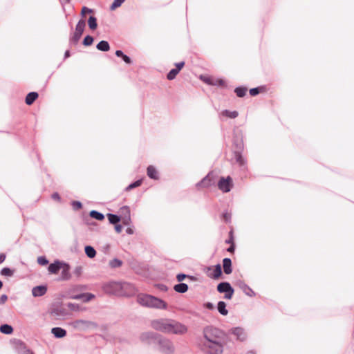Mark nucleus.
Listing matches in <instances>:
<instances>
[{"label":"nucleus","instance_id":"1","mask_svg":"<svg viewBox=\"0 0 354 354\" xmlns=\"http://www.w3.org/2000/svg\"><path fill=\"white\" fill-rule=\"evenodd\" d=\"M225 345V333L218 328L207 327L203 330L201 350L206 354H222Z\"/></svg>","mask_w":354,"mask_h":354},{"label":"nucleus","instance_id":"2","mask_svg":"<svg viewBox=\"0 0 354 354\" xmlns=\"http://www.w3.org/2000/svg\"><path fill=\"white\" fill-rule=\"evenodd\" d=\"M137 301L141 306L151 308L166 310L168 306L162 299L147 294H139Z\"/></svg>","mask_w":354,"mask_h":354},{"label":"nucleus","instance_id":"3","mask_svg":"<svg viewBox=\"0 0 354 354\" xmlns=\"http://www.w3.org/2000/svg\"><path fill=\"white\" fill-rule=\"evenodd\" d=\"M187 332V327L180 322L170 319L167 333L174 335H184Z\"/></svg>","mask_w":354,"mask_h":354},{"label":"nucleus","instance_id":"4","mask_svg":"<svg viewBox=\"0 0 354 354\" xmlns=\"http://www.w3.org/2000/svg\"><path fill=\"white\" fill-rule=\"evenodd\" d=\"M158 345V350L162 354H172L175 351V347L173 342L167 339L160 336L157 342Z\"/></svg>","mask_w":354,"mask_h":354},{"label":"nucleus","instance_id":"5","mask_svg":"<svg viewBox=\"0 0 354 354\" xmlns=\"http://www.w3.org/2000/svg\"><path fill=\"white\" fill-rule=\"evenodd\" d=\"M121 283L116 281L109 282L104 286V290L109 294L121 296V293H123L121 292Z\"/></svg>","mask_w":354,"mask_h":354},{"label":"nucleus","instance_id":"6","mask_svg":"<svg viewBox=\"0 0 354 354\" xmlns=\"http://www.w3.org/2000/svg\"><path fill=\"white\" fill-rule=\"evenodd\" d=\"M170 319H158L151 322V327L160 332L167 333Z\"/></svg>","mask_w":354,"mask_h":354},{"label":"nucleus","instance_id":"7","mask_svg":"<svg viewBox=\"0 0 354 354\" xmlns=\"http://www.w3.org/2000/svg\"><path fill=\"white\" fill-rule=\"evenodd\" d=\"M86 26V22L84 19H80L76 25L75 32L71 38V41L76 44L78 42L82 37V35L84 30Z\"/></svg>","mask_w":354,"mask_h":354},{"label":"nucleus","instance_id":"8","mask_svg":"<svg viewBox=\"0 0 354 354\" xmlns=\"http://www.w3.org/2000/svg\"><path fill=\"white\" fill-rule=\"evenodd\" d=\"M233 186L232 179L231 177H222L218 182V187L223 192H229Z\"/></svg>","mask_w":354,"mask_h":354},{"label":"nucleus","instance_id":"9","mask_svg":"<svg viewBox=\"0 0 354 354\" xmlns=\"http://www.w3.org/2000/svg\"><path fill=\"white\" fill-rule=\"evenodd\" d=\"M217 290L221 293L225 292V298L227 299H230L234 293V289L227 282L220 283L217 286Z\"/></svg>","mask_w":354,"mask_h":354},{"label":"nucleus","instance_id":"10","mask_svg":"<svg viewBox=\"0 0 354 354\" xmlns=\"http://www.w3.org/2000/svg\"><path fill=\"white\" fill-rule=\"evenodd\" d=\"M159 337V335L153 332H145L140 335L141 341L149 344L157 343Z\"/></svg>","mask_w":354,"mask_h":354},{"label":"nucleus","instance_id":"11","mask_svg":"<svg viewBox=\"0 0 354 354\" xmlns=\"http://www.w3.org/2000/svg\"><path fill=\"white\" fill-rule=\"evenodd\" d=\"M215 183L214 172H209L202 180L198 183L196 186L198 188L208 187Z\"/></svg>","mask_w":354,"mask_h":354},{"label":"nucleus","instance_id":"12","mask_svg":"<svg viewBox=\"0 0 354 354\" xmlns=\"http://www.w3.org/2000/svg\"><path fill=\"white\" fill-rule=\"evenodd\" d=\"M121 292L124 293H121V296H131L136 292V289L134 286L127 282H122L121 283Z\"/></svg>","mask_w":354,"mask_h":354},{"label":"nucleus","instance_id":"13","mask_svg":"<svg viewBox=\"0 0 354 354\" xmlns=\"http://www.w3.org/2000/svg\"><path fill=\"white\" fill-rule=\"evenodd\" d=\"M91 324V322L86 320L83 319H77L74 322H73L71 325L75 329L77 330H85L86 328H88L90 325Z\"/></svg>","mask_w":354,"mask_h":354},{"label":"nucleus","instance_id":"14","mask_svg":"<svg viewBox=\"0 0 354 354\" xmlns=\"http://www.w3.org/2000/svg\"><path fill=\"white\" fill-rule=\"evenodd\" d=\"M230 333L234 335L236 338L240 341H243L246 338V333L244 329L241 327L232 328L230 330Z\"/></svg>","mask_w":354,"mask_h":354},{"label":"nucleus","instance_id":"15","mask_svg":"<svg viewBox=\"0 0 354 354\" xmlns=\"http://www.w3.org/2000/svg\"><path fill=\"white\" fill-rule=\"evenodd\" d=\"M73 299L82 300L84 302H88L95 298V295L92 293L79 294L71 297Z\"/></svg>","mask_w":354,"mask_h":354},{"label":"nucleus","instance_id":"16","mask_svg":"<svg viewBox=\"0 0 354 354\" xmlns=\"http://www.w3.org/2000/svg\"><path fill=\"white\" fill-rule=\"evenodd\" d=\"M237 284L243 292L248 296L254 297L255 295L254 291L243 281H239L237 282Z\"/></svg>","mask_w":354,"mask_h":354},{"label":"nucleus","instance_id":"17","mask_svg":"<svg viewBox=\"0 0 354 354\" xmlns=\"http://www.w3.org/2000/svg\"><path fill=\"white\" fill-rule=\"evenodd\" d=\"M47 288L45 286H35L32 290V294L34 297H41L46 294Z\"/></svg>","mask_w":354,"mask_h":354},{"label":"nucleus","instance_id":"18","mask_svg":"<svg viewBox=\"0 0 354 354\" xmlns=\"http://www.w3.org/2000/svg\"><path fill=\"white\" fill-rule=\"evenodd\" d=\"M63 265H64V263L59 261H55L54 263L49 265L48 268V272L52 274H57Z\"/></svg>","mask_w":354,"mask_h":354},{"label":"nucleus","instance_id":"19","mask_svg":"<svg viewBox=\"0 0 354 354\" xmlns=\"http://www.w3.org/2000/svg\"><path fill=\"white\" fill-rule=\"evenodd\" d=\"M51 333L56 338H63L66 335V330L60 327H55L51 329Z\"/></svg>","mask_w":354,"mask_h":354},{"label":"nucleus","instance_id":"20","mask_svg":"<svg viewBox=\"0 0 354 354\" xmlns=\"http://www.w3.org/2000/svg\"><path fill=\"white\" fill-rule=\"evenodd\" d=\"M147 176L151 178V179H153V180H158L159 178V175H158V171L156 170V169L152 166V165H150L147 167Z\"/></svg>","mask_w":354,"mask_h":354},{"label":"nucleus","instance_id":"21","mask_svg":"<svg viewBox=\"0 0 354 354\" xmlns=\"http://www.w3.org/2000/svg\"><path fill=\"white\" fill-rule=\"evenodd\" d=\"M239 115V113L236 111H228L223 110L220 113L221 118L225 117L231 119L236 118Z\"/></svg>","mask_w":354,"mask_h":354},{"label":"nucleus","instance_id":"22","mask_svg":"<svg viewBox=\"0 0 354 354\" xmlns=\"http://www.w3.org/2000/svg\"><path fill=\"white\" fill-rule=\"evenodd\" d=\"M224 272L227 274L232 273V261L229 258H225L223 261Z\"/></svg>","mask_w":354,"mask_h":354},{"label":"nucleus","instance_id":"23","mask_svg":"<svg viewBox=\"0 0 354 354\" xmlns=\"http://www.w3.org/2000/svg\"><path fill=\"white\" fill-rule=\"evenodd\" d=\"M38 97V94L36 92L29 93L26 97V103L28 105L32 104L34 101Z\"/></svg>","mask_w":354,"mask_h":354},{"label":"nucleus","instance_id":"24","mask_svg":"<svg viewBox=\"0 0 354 354\" xmlns=\"http://www.w3.org/2000/svg\"><path fill=\"white\" fill-rule=\"evenodd\" d=\"M96 48L99 50L106 52V51L109 50L110 46H109L108 41L103 40V41H100L97 44Z\"/></svg>","mask_w":354,"mask_h":354},{"label":"nucleus","instance_id":"25","mask_svg":"<svg viewBox=\"0 0 354 354\" xmlns=\"http://www.w3.org/2000/svg\"><path fill=\"white\" fill-rule=\"evenodd\" d=\"M174 289L177 292L184 293L187 291L188 286L186 283H181L175 285Z\"/></svg>","mask_w":354,"mask_h":354},{"label":"nucleus","instance_id":"26","mask_svg":"<svg viewBox=\"0 0 354 354\" xmlns=\"http://www.w3.org/2000/svg\"><path fill=\"white\" fill-rule=\"evenodd\" d=\"M217 309L222 315H227L228 310L226 309V304L224 301H219L218 303Z\"/></svg>","mask_w":354,"mask_h":354},{"label":"nucleus","instance_id":"27","mask_svg":"<svg viewBox=\"0 0 354 354\" xmlns=\"http://www.w3.org/2000/svg\"><path fill=\"white\" fill-rule=\"evenodd\" d=\"M0 331L6 335H10L12 333L13 328L8 324H3L0 326Z\"/></svg>","mask_w":354,"mask_h":354},{"label":"nucleus","instance_id":"28","mask_svg":"<svg viewBox=\"0 0 354 354\" xmlns=\"http://www.w3.org/2000/svg\"><path fill=\"white\" fill-rule=\"evenodd\" d=\"M84 250L86 254L89 258H93L96 255V251L92 246H86Z\"/></svg>","mask_w":354,"mask_h":354},{"label":"nucleus","instance_id":"29","mask_svg":"<svg viewBox=\"0 0 354 354\" xmlns=\"http://www.w3.org/2000/svg\"><path fill=\"white\" fill-rule=\"evenodd\" d=\"M66 306L68 309L73 311H82L85 310V308H82L79 304L75 303L69 302L66 304Z\"/></svg>","mask_w":354,"mask_h":354},{"label":"nucleus","instance_id":"30","mask_svg":"<svg viewBox=\"0 0 354 354\" xmlns=\"http://www.w3.org/2000/svg\"><path fill=\"white\" fill-rule=\"evenodd\" d=\"M88 25L90 29L95 30L97 27V19L93 16H91L88 20Z\"/></svg>","mask_w":354,"mask_h":354},{"label":"nucleus","instance_id":"31","mask_svg":"<svg viewBox=\"0 0 354 354\" xmlns=\"http://www.w3.org/2000/svg\"><path fill=\"white\" fill-rule=\"evenodd\" d=\"M222 274L221 267L219 264H217L214 270L213 273L212 274V277L214 279H218Z\"/></svg>","mask_w":354,"mask_h":354},{"label":"nucleus","instance_id":"32","mask_svg":"<svg viewBox=\"0 0 354 354\" xmlns=\"http://www.w3.org/2000/svg\"><path fill=\"white\" fill-rule=\"evenodd\" d=\"M90 216L97 221H102L104 218V216L102 213L95 210H92L90 212Z\"/></svg>","mask_w":354,"mask_h":354},{"label":"nucleus","instance_id":"33","mask_svg":"<svg viewBox=\"0 0 354 354\" xmlns=\"http://www.w3.org/2000/svg\"><path fill=\"white\" fill-rule=\"evenodd\" d=\"M107 217L111 224H116L120 221V216L113 214H108Z\"/></svg>","mask_w":354,"mask_h":354},{"label":"nucleus","instance_id":"34","mask_svg":"<svg viewBox=\"0 0 354 354\" xmlns=\"http://www.w3.org/2000/svg\"><path fill=\"white\" fill-rule=\"evenodd\" d=\"M1 274L3 276L12 277L14 274V271L9 268H3L1 271Z\"/></svg>","mask_w":354,"mask_h":354},{"label":"nucleus","instance_id":"35","mask_svg":"<svg viewBox=\"0 0 354 354\" xmlns=\"http://www.w3.org/2000/svg\"><path fill=\"white\" fill-rule=\"evenodd\" d=\"M247 89L244 87H238L235 89V93L238 97H242L246 93Z\"/></svg>","mask_w":354,"mask_h":354},{"label":"nucleus","instance_id":"36","mask_svg":"<svg viewBox=\"0 0 354 354\" xmlns=\"http://www.w3.org/2000/svg\"><path fill=\"white\" fill-rule=\"evenodd\" d=\"M179 71L177 69L173 68L168 73L167 77L168 80H172L176 77Z\"/></svg>","mask_w":354,"mask_h":354},{"label":"nucleus","instance_id":"37","mask_svg":"<svg viewBox=\"0 0 354 354\" xmlns=\"http://www.w3.org/2000/svg\"><path fill=\"white\" fill-rule=\"evenodd\" d=\"M124 1L125 0H114L110 7V9L111 10H115L117 8L120 7Z\"/></svg>","mask_w":354,"mask_h":354},{"label":"nucleus","instance_id":"38","mask_svg":"<svg viewBox=\"0 0 354 354\" xmlns=\"http://www.w3.org/2000/svg\"><path fill=\"white\" fill-rule=\"evenodd\" d=\"M111 268H118L122 265V261L118 259H114L109 262Z\"/></svg>","mask_w":354,"mask_h":354},{"label":"nucleus","instance_id":"39","mask_svg":"<svg viewBox=\"0 0 354 354\" xmlns=\"http://www.w3.org/2000/svg\"><path fill=\"white\" fill-rule=\"evenodd\" d=\"M212 85L224 86L225 82H224V80L222 79L214 77L213 80H212Z\"/></svg>","mask_w":354,"mask_h":354},{"label":"nucleus","instance_id":"40","mask_svg":"<svg viewBox=\"0 0 354 354\" xmlns=\"http://www.w3.org/2000/svg\"><path fill=\"white\" fill-rule=\"evenodd\" d=\"M93 38L90 35H87L84 39L83 44L84 46H87L91 45L93 44Z\"/></svg>","mask_w":354,"mask_h":354},{"label":"nucleus","instance_id":"41","mask_svg":"<svg viewBox=\"0 0 354 354\" xmlns=\"http://www.w3.org/2000/svg\"><path fill=\"white\" fill-rule=\"evenodd\" d=\"M141 183H142V180H136V182H134V183H133L130 184V185H129L126 188V189H127V190H130V189H133V188H135V187H137L140 186V185H141Z\"/></svg>","mask_w":354,"mask_h":354},{"label":"nucleus","instance_id":"42","mask_svg":"<svg viewBox=\"0 0 354 354\" xmlns=\"http://www.w3.org/2000/svg\"><path fill=\"white\" fill-rule=\"evenodd\" d=\"M120 212L123 215V216L130 215V209L127 206H123L120 208Z\"/></svg>","mask_w":354,"mask_h":354},{"label":"nucleus","instance_id":"43","mask_svg":"<svg viewBox=\"0 0 354 354\" xmlns=\"http://www.w3.org/2000/svg\"><path fill=\"white\" fill-rule=\"evenodd\" d=\"M214 77H209V76H201V79L205 82L206 84L209 85H212V80Z\"/></svg>","mask_w":354,"mask_h":354},{"label":"nucleus","instance_id":"44","mask_svg":"<svg viewBox=\"0 0 354 354\" xmlns=\"http://www.w3.org/2000/svg\"><path fill=\"white\" fill-rule=\"evenodd\" d=\"M37 262L41 266H46L48 263V261L44 257H39L37 258Z\"/></svg>","mask_w":354,"mask_h":354},{"label":"nucleus","instance_id":"45","mask_svg":"<svg viewBox=\"0 0 354 354\" xmlns=\"http://www.w3.org/2000/svg\"><path fill=\"white\" fill-rule=\"evenodd\" d=\"M122 223L125 225H129L131 223V216L127 215V216H123Z\"/></svg>","mask_w":354,"mask_h":354},{"label":"nucleus","instance_id":"46","mask_svg":"<svg viewBox=\"0 0 354 354\" xmlns=\"http://www.w3.org/2000/svg\"><path fill=\"white\" fill-rule=\"evenodd\" d=\"M92 12L93 10L88 8L86 7H83L82 9L81 15L82 17H84L86 13H91Z\"/></svg>","mask_w":354,"mask_h":354},{"label":"nucleus","instance_id":"47","mask_svg":"<svg viewBox=\"0 0 354 354\" xmlns=\"http://www.w3.org/2000/svg\"><path fill=\"white\" fill-rule=\"evenodd\" d=\"M72 206L74 209H79L82 207V203L79 201H73L72 203Z\"/></svg>","mask_w":354,"mask_h":354},{"label":"nucleus","instance_id":"48","mask_svg":"<svg viewBox=\"0 0 354 354\" xmlns=\"http://www.w3.org/2000/svg\"><path fill=\"white\" fill-rule=\"evenodd\" d=\"M236 160L241 165H244V160H243V158H242V156L239 153L236 154Z\"/></svg>","mask_w":354,"mask_h":354},{"label":"nucleus","instance_id":"49","mask_svg":"<svg viewBox=\"0 0 354 354\" xmlns=\"http://www.w3.org/2000/svg\"><path fill=\"white\" fill-rule=\"evenodd\" d=\"M259 93V88H253L250 90V94L252 96L257 95Z\"/></svg>","mask_w":354,"mask_h":354},{"label":"nucleus","instance_id":"50","mask_svg":"<svg viewBox=\"0 0 354 354\" xmlns=\"http://www.w3.org/2000/svg\"><path fill=\"white\" fill-rule=\"evenodd\" d=\"M175 65L176 67V69H177L178 71H180L184 66L185 62H178V63H176Z\"/></svg>","mask_w":354,"mask_h":354},{"label":"nucleus","instance_id":"51","mask_svg":"<svg viewBox=\"0 0 354 354\" xmlns=\"http://www.w3.org/2000/svg\"><path fill=\"white\" fill-rule=\"evenodd\" d=\"M186 277L187 276L184 274H178L176 276V279L178 281H182L183 280H184L186 278Z\"/></svg>","mask_w":354,"mask_h":354},{"label":"nucleus","instance_id":"52","mask_svg":"<svg viewBox=\"0 0 354 354\" xmlns=\"http://www.w3.org/2000/svg\"><path fill=\"white\" fill-rule=\"evenodd\" d=\"M8 299L6 295H3L0 297V304H4Z\"/></svg>","mask_w":354,"mask_h":354},{"label":"nucleus","instance_id":"53","mask_svg":"<svg viewBox=\"0 0 354 354\" xmlns=\"http://www.w3.org/2000/svg\"><path fill=\"white\" fill-rule=\"evenodd\" d=\"M122 58L124 60V62H126L127 64H131V60L130 57H129L127 55H124Z\"/></svg>","mask_w":354,"mask_h":354},{"label":"nucleus","instance_id":"54","mask_svg":"<svg viewBox=\"0 0 354 354\" xmlns=\"http://www.w3.org/2000/svg\"><path fill=\"white\" fill-rule=\"evenodd\" d=\"M115 230L118 233H120L122 232V227L121 225H116L115 226Z\"/></svg>","mask_w":354,"mask_h":354},{"label":"nucleus","instance_id":"55","mask_svg":"<svg viewBox=\"0 0 354 354\" xmlns=\"http://www.w3.org/2000/svg\"><path fill=\"white\" fill-rule=\"evenodd\" d=\"M115 55H116V56H118V57H122V56H123L124 54L123 53V52H122V50H116V51H115Z\"/></svg>","mask_w":354,"mask_h":354},{"label":"nucleus","instance_id":"56","mask_svg":"<svg viewBox=\"0 0 354 354\" xmlns=\"http://www.w3.org/2000/svg\"><path fill=\"white\" fill-rule=\"evenodd\" d=\"M126 232L128 234H133V229L131 227H129L127 230H126Z\"/></svg>","mask_w":354,"mask_h":354},{"label":"nucleus","instance_id":"57","mask_svg":"<svg viewBox=\"0 0 354 354\" xmlns=\"http://www.w3.org/2000/svg\"><path fill=\"white\" fill-rule=\"evenodd\" d=\"M6 259V254H0V264L3 263Z\"/></svg>","mask_w":354,"mask_h":354},{"label":"nucleus","instance_id":"58","mask_svg":"<svg viewBox=\"0 0 354 354\" xmlns=\"http://www.w3.org/2000/svg\"><path fill=\"white\" fill-rule=\"evenodd\" d=\"M205 306H206V308H208V309H213V308H214V305H213V304L209 303V302L207 303V304H205Z\"/></svg>","mask_w":354,"mask_h":354},{"label":"nucleus","instance_id":"59","mask_svg":"<svg viewBox=\"0 0 354 354\" xmlns=\"http://www.w3.org/2000/svg\"><path fill=\"white\" fill-rule=\"evenodd\" d=\"M223 217L227 222L229 221L230 219V215L228 214L227 213L224 214Z\"/></svg>","mask_w":354,"mask_h":354},{"label":"nucleus","instance_id":"60","mask_svg":"<svg viewBox=\"0 0 354 354\" xmlns=\"http://www.w3.org/2000/svg\"><path fill=\"white\" fill-rule=\"evenodd\" d=\"M52 198L55 200H59V196L58 194L55 193L52 195Z\"/></svg>","mask_w":354,"mask_h":354},{"label":"nucleus","instance_id":"61","mask_svg":"<svg viewBox=\"0 0 354 354\" xmlns=\"http://www.w3.org/2000/svg\"><path fill=\"white\" fill-rule=\"evenodd\" d=\"M21 354H33L32 352H31L30 350L28 349H26L24 348V351H23V353Z\"/></svg>","mask_w":354,"mask_h":354},{"label":"nucleus","instance_id":"62","mask_svg":"<svg viewBox=\"0 0 354 354\" xmlns=\"http://www.w3.org/2000/svg\"><path fill=\"white\" fill-rule=\"evenodd\" d=\"M234 246L233 245H231V246L227 249V251H228V252H234Z\"/></svg>","mask_w":354,"mask_h":354},{"label":"nucleus","instance_id":"63","mask_svg":"<svg viewBox=\"0 0 354 354\" xmlns=\"http://www.w3.org/2000/svg\"><path fill=\"white\" fill-rule=\"evenodd\" d=\"M69 56H70V53H69V51H68V50H66V51L65 52L64 57H65V58H67V57H68Z\"/></svg>","mask_w":354,"mask_h":354},{"label":"nucleus","instance_id":"64","mask_svg":"<svg viewBox=\"0 0 354 354\" xmlns=\"http://www.w3.org/2000/svg\"><path fill=\"white\" fill-rule=\"evenodd\" d=\"M225 242L227 243H232V238L231 237L229 240H227Z\"/></svg>","mask_w":354,"mask_h":354}]
</instances>
